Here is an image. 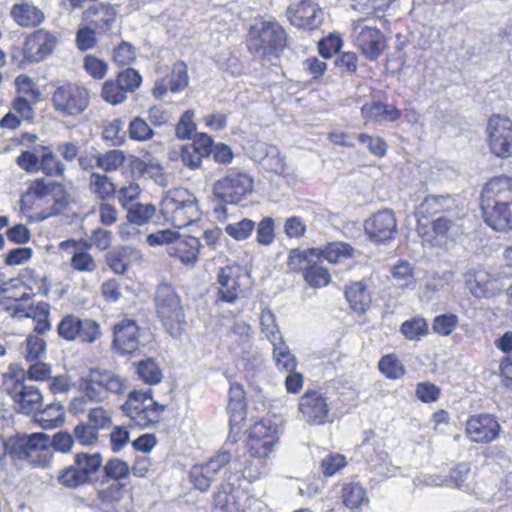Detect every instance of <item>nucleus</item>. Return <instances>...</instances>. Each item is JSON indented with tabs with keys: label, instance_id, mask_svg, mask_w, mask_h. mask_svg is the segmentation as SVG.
I'll list each match as a JSON object with an SVG mask.
<instances>
[{
	"label": "nucleus",
	"instance_id": "obj_1",
	"mask_svg": "<svg viewBox=\"0 0 512 512\" xmlns=\"http://www.w3.org/2000/svg\"><path fill=\"white\" fill-rule=\"evenodd\" d=\"M463 209L450 194H429L416 209V232L429 244L452 239L462 227Z\"/></svg>",
	"mask_w": 512,
	"mask_h": 512
},
{
	"label": "nucleus",
	"instance_id": "obj_2",
	"mask_svg": "<svg viewBox=\"0 0 512 512\" xmlns=\"http://www.w3.org/2000/svg\"><path fill=\"white\" fill-rule=\"evenodd\" d=\"M480 210L484 223L496 232L512 230V176L491 177L480 193Z\"/></svg>",
	"mask_w": 512,
	"mask_h": 512
},
{
	"label": "nucleus",
	"instance_id": "obj_3",
	"mask_svg": "<svg viewBox=\"0 0 512 512\" xmlns=\"http://www.w3.org/2000/svg\"><path fill=\"white\" fill-rule=\"evenodd\" d=\"M69 194L61 184L44 178L33 180L20 200L21 210L33 221L62 214L69 206Z\"/></svg>",
	"mask_w": 512,
	"mask_h": 512
},
{
	"label": "nucleus",
	"instance_id": "obj_4",
	"mask_svg": "<svg viewBox=\"0 0 512 512\" xmlns=\"http://www.w3.org/2000/svg\"><path fill=\"white\" fill-rule=\"evenodd\" d=\"M1 381L4 392L18 413L32 415L43 406L42 391L38 386L26 383L21 364H9L7 371L1 375Z\"/></svg>",
	"mask_w": 512,
	"mask_h": 512
},
{
	"label": "nucleus",
	"instance_id": "obj_5",
	"mask_svg": "<svg viewBox=\"0 0 512 512\" xmlns=\"http://www.w3.org/2000/svg\"><path fill=\"white\" fill-rule=\"evenodd\" d=\"M247 47L264 59H278L289 47V35L277 20H265L249 29Z\"/></svg>",
	"mask_w": 512,
	"mask_h": 512
},
{
	"label": "nucleus",
	"instance_id": "obj_6",
	"mask_svg": "<svg viewBox=\"0 0 512 512\" xmlns=\"http://www.w3.org/2000/svg\"><path fill=\"white\" fill-rule=\"evenodd\" d=\"M6 454L12 460L25 461L33 467H47L53 459L50 437L45 433L16 434L6 441Z\"/></svg>",
	"mask_w": 512,
	"mask_h": 512
},
{
	"label": "nucleus",
	"instance_id": "obj_7",
	"mask_svg": "<svg viewBox=\"0 0 512 512\" xmlns=\"http://www.w3.org/2000/svg\"><path fill=\"white\" fill-rule=\"evenodd\" d=\"M120 409L135 426L145 429L162 420L166 405L154 399L151 389H133L127 394Z\"/></svg>",
	"mask_w": 512,
	"mask_h": 512
},
{
	"label": "nucleus",
	"instance_id": "obj_8",
	"mask_svg": "<svg viewBox=\"0 0 512 512\" xmlns=\"http://www.w3.org/2000/svg\"><path fill=\"white\" fill-rule=\"evenodd\" d=\"M317 256H311L307 248H292L289 250L286 266L289 272L301 274L305 283L314 289H320L331 283L332 277L329 269L321 264Z\"/></svg>",
	"mask_w": 512,
	"mask_h": 512
},
{
	"label": "nucleus",
	"instance_id": "obj_9",
	"mask_svg": "<svg viewBox=\"0 0 512 512\" xmlns=\"http://www.w3.org/2000/svg\"><path fill=\"white\" fill-rule=\"evenodd\" d=\"M155 311L167 332L179 336L185 327V314L179 295L166 283L158 285L155 293Z\"/></svg>",
	"mask_w": 512,
	"mask_h": 512
},
{
	"label": "nucleus",
	"instance_id": "obj_10",
	"mask_svg": "<svg viewBox=\"0 0 512 512\" xmlns=\"http://www.w3.org/2000/svg\"><path fill=\"white\" fill-rule=\"evenodd\" d=\"M102 464L101 453L78 452L73 457V464L59 471L57 481L67 489H77L91 484Z\"/></svg>",
	"mask_w": 512,
	"mask_h": 512
},
{
	"label": "nucleus",
	"instance_id": "obj_11",
	"mask_svg": "<svg viewBox=\"0 0 512 512\" xmlns=\"http://www.w3.org/2000/svg\"><path fill=\"white\" fill-rule=\"evenodd\" d=\"M254 190V179L247 172L230 168L213 184V195L225 205H237Z\"/></svg>",
	"mask_w": 512,
	"mask_h": 512
},
{
	"label": "nucleus",
	"instance_id": "obj_12",
	"mask_svg": "<svg viewBox=\"0 0 512 512\" xmlns=\"http://www.w3.org/2000/svg\"><path fill=\"white\" fill-rule=\"evenodd\" d=\"M90 92L80 84L64 82L57 86L51 94L54 110L63 117H77L90 106Z\"/></svg>",
	"mask_w": 512,
	"mask_h": 512
},
{
	"label": "nucleus",
	"instance_id": "obj_13",
	"mask_svg": "<svg viewBox=\"0 0 512 512\" xmlns=\"http://www.w3.org/2000/svg\"><path fill=\"white\" fill-rule=\"evenodd\" d=\"M151 245L167 242L168 255L185 266H194L200 256L201 243L194 236L182 237L170 230L159 231L148 236Z\"/></svg>",
	"mask_w": 512,
	"mask_h": 512
},
{
	"label": "nucleus",
	"instance_id": "obj_14",
	"mask_svg": "<svg viewBox=\"0 0 512 512\" xmlns=\"http://www.w3.org/2000/svg\"><path fill=\"white\" fill-rule=\"evenodd\" d=\"M238 481L237 473L230 472L219 484L213 494L214 512H247L249 494L237 484Z\"/></svg>",
	"mask_w": 512,
	"mask_h": 512
},
{
	"label": "nucleus",
	"instance_id": "obj_15",
	"mask_svg": "<svg viewBox=\"0 0 512 512\" xmlns=\"http://www.w3.org/2000/svg\"><path fill=\"white\" fill-rule=\"evenodd\" d=\"M353 45L368 61H377L388 49L387 36L377 27L364 24V19L352 22Z\"/></svg>",
	"mask_w": 512,
	"mask_h": 512
},
{
	"label": "nucleus",
	"instance_id": "obj_16",
	"mask_svg": "<svg viewBox=\"0 0 512 512\" xmlns=\"http://www.w3.org/2000/svg\"><path fill=\"white\" fill-rule=\"evenodd\" d=\"M300 419L310 426H322L331 422L328 397L320 388H307L297 403Z\"/></svg>",
	"mask_w": 512,
	"mask_h": 512
},
{
	"label": "nucleus",
	"instance_id": "obj_17",
	"mask_svg": "<svg viewBox=\"0 0 512 512\" xmlns=\"http://www.w3.org/2000/svg\"><path fill=\"white\" fill-rule=\"evenodd\" d=\"M486 142L492 155L500 159L512 158V119L492 114L487 120Z\"/></svg>",
	"mask_w": 512,
	"mask_h": 512
},
{
	"label": "nucleus",
	"instance_id": "obj_18",
	"mask_svg": "<svg viewBox=\"0 0 512 512\" xmlns=\"http://www.w3.org/2000/svg\"><path fill=\"white\" fill-rule=\"evenodd\" d=\"M278 441V428L268 419L254 422L245 431L244 446L247 455H261L270 458Z\"/></svg>",
	"mask_w": 512,
	"mask_h": 512
},
{
	"label": "nucleus",
	"instance_id": "obj_19",
	"mask_svg": "<svg viewBox=\"0 0 512 512\" xmlns=\"http://www.w3.org/2000/svg\"><path fill=\"white\" fill-rule=\"evenodd\" d=\"M59 40L51 31L40 28L26 35L21 47L20 65L40 63L51 56Z\"/></svg>",
	"mask_w": 512,
	"mask_h": 512
},
{
	"label": "nucleus",
	"instance_id": "obj_20",
	"mask_svg": "<svg viewBox=\"0 0 512 512\" xmlns=\"http://www.w3.org/2000/svg\"><path fill=\"white\" fill-rule=\"evenodd\" d=\"M159 210L165 222L176 229L188 227L200 219L197 202L192 199L179 200L176 194L165 196Z\"/></svg>",
	"mask_w": 512,
	"mask_h": 512
},
{
	"label": "nucleus",
	"instance_id": "obj_21",
	"mask_svg": "<svg viewBox=\"0 0 512 512\" xmlns=\"http://www.w3.org/2000/svg\"><path fill=\"white\" fill-rule=\"evenodd\" d=\"M364 231L368 239L376 244H384L395 239L398 222L391 209H381L373 213L364 222Z\"/></svg>",
	"mask_w": 512,
	"mask_h": 512
},
{
	"label": "nucleus",
	"instance_id": "obj_22",
	"mask_svg": "<svg viewBox=\"0 0 512 512\" xmlns=\"http://www.w3.org/2000/svg\"><path fill=\"white\" fill-rule=\"evenodd\" d=\"M500 432V423L490 413L472 414L465 423L466 437L473 443L489 444L498 439Z\"/></svg>",
	"mask_w": 512,
	"mask_h": 512
},
{
	"label": "nucleus",
	"instance_id": "obj_23",
	"mask_svg": "<svg viewBox=\"0 0 512 512\" xmlns=\"http://www.w3.org/2000/svg\"><path fill=\"white\" fill-rule=\"evenodd\" d=\"M286 17L292 26L307 31L319 29L324 21L323 10L312 0H300L290 4Z\"/></svg>",
	"mask_w": 512,
	"mask_h": 512
},
{
	"label": "nucleus",
	"instance_id": "obj_24",
	"mask_svg": "<svg viewBox=\"0 0 512 512\" xmlns=\"http://www.w3.org/2000/svg\"><path fill=\"white\" fill-rule=\"evenodd\" d=\"M230 460L229 452H221L204 463L193 465L189 471V480L193 487L201 492L208 491L216 475L229 464Z\"/></svg>",
	"mask_w": 512,
	"mask_h": 512
},
{
	"label": "nucleus",
	"instance_id": "obj_25",
	"mask_svg": "<svg viewBox=\"0 0 512 512\" xmlns=\"http://www.w3.org/2000/svg\"><path fill=\"white\" fill-rule=\"evenodd\" d=\"M118 18L116 5L109 2H98L90 5L81 14L83 24H88L99 32V36L107 35L113 29Z\"/></svg>",
	"mask_w": 512,
	"mask_h": 512
},
{
	"label": "nucleus",
	"instance_id": "obj_26",
	"mask_svg": "<svg viewBox=\"0 0 512 512\" xmlns=\"http://www.w3.org/2000/svg\"><path fill=\"white\" fill-rule=\"evenodd\" d=\"M213 147V139L204 132L196 133L191 143H186L179 150V159L182 164L190 169H200L203 159L210 156Z\"/></svg>",
	"mask_w": 512,
	"mask_h": 512
},
{
	"label": "nucleus",
	"instance_id": "obj_27",
	"mask_svg": "<svg viewBox=\"0 0 512 512\" xmlns=\"http://www.w3.org/2000/svg\"><path fill=\"white\" fill-rule=\"evenodd\" d=\"M227 411L229 414L230 433L238 435L243 428L247 416L246 393L240 383L233 382L230 384Z\"/></svg>",
	"mask_w": 512,
	"mask_h": 512
},
{
	"label": "nucleus",
	"instance_id": "obj_28",
	"mask_svg": "<svg viewBox=\"0 0 512 512\" xmlns=\"http://www.w3.org/2000/svg\"><path fill=\"white\" fill-rule=\"evenodd\" d=\"M140 328L135 320L122 319L113 326L112 345L120 354H131L139 348Z\"/></svg>",
	"mask_w": 512,
	"mask_h": 512
},
{
	"label": "nucleus",
	"instance_id": "obj_29",
	"mask_svg": "<svg viewBox=\"0 0 512 512\" xmlns=\"http://www.w3.org/2000/svg\"><path fill=\"white\" fill-rule=\"evenodd\" d=\"M242 270L239 266L228 265L219 269L218 272V297L221 301L233 303L242 292Z\"/></svg>",
	"mask_w": 512,
	"mask_h": 512
},
{
	"label": "nucleus",
	"instance_id": "obj_30",
	"mask_svg": "<svg viewBox=\"0 0 512 512\" xmlns=\"http://www.w3.org/2000/svg\"><path fill=\"white\" fill-rule=\"evenodd\" d=\"M9 15L13 22L26 29H35L43 24L46 19L44 11L29 1H20L14 3Z\"/></svg>",
	"mask_w": 512,
	"mask_h": 512
},
{
	"label": "nucleus",
	"instance_id": "obj_31",
	"mask_svg": "<svg viewBox=\"0 0 512 512\" xmlns=\"http://www.w3.org/2000/svg\"><path fill=\"white\" fill-rule=\"evenodd\" d=\"M307 252L311 256L317 255L321 260H326L332 265L355 257V248L344 241L327 242L322 247H308Z\"/></svg>",
	"mask_w": 512,
	"mask_h": 512
},
{
	"label": "nucleus",
	"instance_id": "obj_32",
	"mask_svg": "<svg viewBox=\"0 0 512 512\" xmlns=\"http://www.w3.org/2000/svg\"><path fill=\"white\" fill-rule=\"evenodd\" d=\"M25 294H28V301L35 296L47 297L52 288L48 276L42 275L32 268H24L17 275Z\"/></svg>",
	"mask_w": 512,
	"mask_h": 512
},
{
	"label": "nucleus",
	"instance_id": "obj_33",
	"mask_svg": "<svg viewBox=\"0 0 512 512\" xmlns=\"http://www.w3.org/2000/svg\"><path fill=\"white\" fill-rule=\"evenodd\" d=\"M361 116L368 123L396 122L402 112L396 106L381 101H371L361 107Z\"/></svg>",
	"mask_w": 512,
	"mask_h": 512
},
{
	"label": "nucleus",
	"instance_id": "obj_34",
	"mask_svg": "<svg viewBox=\"0 0 512 512\" xmlns=\"http://www.w3.org/2000/svg\"><path fill=\"white\" fill-rule=\"evenodd\" d=\"M344 297L349 308L358 315H364L371 307L372 297L362 281H351L344 286Z\"/></svg>",
	"mask_w": 512,
	"mask_h": 512
},
{
	"label": "nucleus",
	"instance_id": "obj_35",
	"mask_svg": "<svg viewBox=\"0 0 512 512\" xmlns=\"http://www.w3.org/2000/svg\"><path fill=\"white\" fill-rule=\"evenodd\" d=\"M113 238L114 236L112 231L103 226L93 229L89 236V240L69 239L63 241L60 246L62 248L67 246L81 247L84 250H89L90 248L95 247L99 251H106L112 246Z\"/></svg>",
	"mask_w": 512,
	"mask_h": 512
},
{
	"label": "nucleus",
	"instance_id": "obj_36",
	"mask_svg": "<svg viewBox=\"0 0 512 512\" xmlns=\"http://www.w3.org/2000/svg\"><path fill=\"white\" fill-rule=\"evenodd\" d=\"M27 296L17 276L0 283V306L5 312L7 308L23 306L21 303L28 302Z\"/></svg>",
	"mask_w": 512,
	"mask_h": 512
},
{
	"label": "nucleus",
	"instance_id": "obj_37",
	"mask_svg": "<svg viewBox=\"0 0 512 512\" xmlns=\"http://www.w3.org/2000/svg\"><path fill=\"white\" fill-rule=\"evenodd\" d=\"M495 346L505 353V356L499 362V376L503 385L512 389V331H506L496 339Z\"/></svg>",
	"mask_w": 512,
	"mask_h": 512
},
{
	"label": "nucleus",
	"instance_id": "obj_38",
	"mask_svg": "<svg viewBox=\"0 0 512 512\" xmlns=\"http://www.w3.org/2000/svg\"><path fill=\"white\" fill-rule=\"evenodd\" d=\"M340 499L341 503L353 512H359L363 506L369 503L366 489L355 482H348L342 485Z\"/></svg>",
	"mask_w": 512,
	"mask_h": 512
},
{
	"label": "nucleus",
	"instance_id": "obj_39",
	"mask_svg": "<svg viewBox=\"0 0 512 512\" xmlns=\"http://www.w3.org/2000/svg\"><path fill=\"white\" fill-rule=\"evenodd\" d=\"M36 423L45 430L55 429L65 421V409L61 403H50L34 413Z\"/></svg>",
	"mask_w": 512,
	"mask_h": 512
},
{
	"label": "nucleus",
	"instance_id": "obj_40",
	"mask_svg": "<svg viewBox=\"0 0 512 512\" xmlns=\"http://www.w3.org/2000/svg\"><path fill=\"white\" fill-rule=\"evenodd\" d=\"M36 152L40 154V167L48 177H63L66 171L65 164L57 157L50 146L39 145Z\"/></svg>",
	"mask_w": 512,
	"mask_h": 512
},
{
	"label": "nucleus",
	"instance_id": "obj_41",
	"mask_svg": "<svg viewBox=\"0 0 512 512\" xmlns=\"http://www.w3.org/2000/svg\"><path fill=\"white\" fill-rule=\"evenodd\" d=\"M267 457L261 455H248V457L239 464L236 470L241 473L243 479L249 483L259 480L267 470Z\"/></svg>",
	"mask_w": 512,
	"mask_h": 512
},
{
	"label": "nucleus",
	"instance_id": "obj_42",
	"mask_svg": "<svg viewBox=\"0 0 512 512\" xmlns=\"http://www.w3.org/2000/svg\"><path fill=\"white\" fill-rule=\"evenodd\" d=\"M103 475L101 478V484H105L109 481H119L120 483H128L131 469L129 464L123 459L114 457L102 464Z\"/></svg>",
	"mask_w": 512,
	"mask_h": 512
},
{
	"label": "nucleus",
	"instance_id": "obj_43",
	"mask_svg": "<svg viewBox=\"0 0 512 512\" xmlns=\"http://www.w3.org/2000/svg\"><path fill=\"white\" fill-rule=\"evenodd\" d=\"M80 390L88 400L103 402L106 399V393L101 371L93 370L86 378H82L80 381Z\"/></svg>",
	"mask_w": 512,
	"mask_h": 512
},
{
	"label": "nucleus",
	"instance_id": "obj_44",
	"mask_svg": "<svg viewBox=\"0 0 512 512\" xmlns=\"http://www.w3.org/2000/svg\"><path fill=\"white\" fill-rule=\"evenodd\" d=\"M90 192L101 201H109L115 197L116 185L106 174L93 172L89 178Z\"/></svg>",
	"mask_w": 512,
	"mask_h": 512
},
{
	"label": "nucleus",
	"instance_id": "obj_45",
	"mask_svg": "<svg viewBox=\"0 0 512 512\" xmlns=\"http://www.w3.org/2000/svg\"><path fill=\"white\" fill-rule=\"evenodd\" d=\"M467 288L476 298L487 297L489 292L490 275L483 269H470L464 275Z\"/></svg>",
	"mask_w": 512,
	"mask_h": 512
},
{
	"label": "nucleus",
	"instance_id": "obj_46",
	"mask_svg": "<svg viewBox=\"0 0 512 512\" xmlns=\"http://www.w3.org/2000/svg\"><path fill=\"white\" fill-rule=\"evenodd\" d=\"M20 353L25 362L41 360L47 354V342L37 334H28L21 344Z\"/></svg>",
	"mask_w": 512,
	"mask_h": 512
},
{
	"label": "nucleus",
	"instance_id": "obj_47",
	"mask_svg": "<svg viewBox=\"0 0 512 512\" xmlns=\"http://www.w3.org/2000/svg\"><path fill=\"white\" fill-rule=\"evenodd\" d=\"M128 483H120L119 481H109L101 484L96 490L97 500L103 504L119 503L127 492Z\"/></svg>",
	"mask_w": 512,
	"mask_h": 512
},
{
	"label": "nucleus",
	"instance_id": "obj_48",
	"mask_svg": "<svg viewBox=\"0 0 512 512\" xmlns=\"http://www.w3.org/2000/svg\"><path fill=\"white\" fill-rule=\"evenodd\" d=\"M138 378L147 385H157L162 381L163 374L158 363L152 358L143 359L134 364Z\"/></svg>",
	"mask_w": 512,
	"mask_h": 512
},
{
	"label": "nucleus",
	"instance_id": "obj_49",
	"mask_svg": "<svg viewBox=\"0 0 512 512\" xmlns=\"http://www.w3.org/2000/svg\"><path fill=\"white\" fill-rule=\"evenodd\" d=\"M101 336L100 324L89 317L81 318L76 332L73 336V342H79L83 344H92L98 340Z\"/></svg>",
	"mask_w": 512,
	"mask_h": 512
},
{
	"label": "nucleus",
	"instance_id": "obj_50",
	"mask_svg": "<svg viewBox=\"0 0 512 512\" xmlns=\"http://www.w3.org/2000/svg\"><path fill=\"white\" fill-rule=\"evenodd\" d=\"M50 304L44 301H39L31 305L30 309L24 306H13L7 308V313L12 318H32L34 320L49 319L50 318Z\"/></svg>",
	"mask_w": 512,
	"mask_h": 512
},
{
	"label": "nucleus",
	"instance_id": "obj_51",
	"mask_svg": "<svg viewBox=\"0 0 512 512\" xmlns=\"http://www.w3.org/2000/svg\"><path fill=\"white\" fill-rule=\"evenodd\" d=\"M156 212L157 208L152 203H135L126 209V220L136 226H144L150 223Z\"/></svg>",
	"mask_w": 512,
	"mask_h": 512
},
{
	"label": "nucleus",
	"instance_id": "obj_52",
	"mask_svg": "<svg viewBox=\"0 0 512 512\" xmlns=\"http://www.w3.org/2000/svg\"><path fill=\"white\" fill-rule=\"evenodd\" d=\"M273 345V359L276 368L281 372H292L297 369L298 361L290 352L283 340Z\"/></svg>",
	"mask_w": 512,
	"mask_h": 512
},
{
	"label": "nucleus",
	"instance_id": "obj_53",
	"mask_svg": "<svg viewBox=\"0 0 512 512\" xmlns=\"http://www.w3.org/2000/svg\"><path fill=\"white\" fill-rule=\"evenodd\" d=\"M400 332L405 339L418 341L429 333V325L425 318L416 316L404 321L400 325Z\"/></svg>",
	"mask_w": 512,
	"mask_h": 512
},
{
	"label": "nucleus",
	"instance_id": "obj_54",
	"mask_svg": "<svg viewBox=\"0 0 512 512\" xmlns=\"http://www.w3.org/2000/svg\"><path fill=\"white\" fill-rule=\"evenodd\" d=\"M391 275L396 285L401 289L413 288L415 286L414 268L404 260H399L391 270Z\"/></svg>",
	"mask_w": 512,
	"mask_h": 512
},
{
	"label": "nucleus",
	"instance_id": "obj_55",
	"mask_svg": "<svg viewBox=\"0 0 512 512\" xmlns=\"http://www.w3.org/2000/svg\"><path fill=\"white\" fill-rule=\"evenodd\" d=\"M379 371L388 379L396 380L405 375V367L394 353L382 356L378 362Z\"/></svg>",
	"mask_w": 512,
	"mask_h": 512
},
{
	"label": "nucleus",
	"instance_id": "obj_56",
	"mask_svg": "<svg viewBox=\"0 0 512 512\" xmlns=\"http://www.w3.org/2000/svg\"><path fill=\"white\" fill-rule=\"evenodd\" d=\"M14 86L17 94L16 97H25L33 102L41 100V91L29 75H18L14 80Z\"/></svg>",
	"mask_w": 512,
	"mask_h": 512
},
{
	"label": "nucleus",
	"instance_id": "obj_57",
	"mask_svg": "<svg viewBox=\"0 0 512 512\" xmlns=\"http://www.w3.org/2000/svg\"><path fill=\"white\" fill-rule=\"evenodd\" d=\"M27 369L23 368V379L44 383L51 378L52 364L41 360L26 362Z\"/></svg>",
	"mask_w": 512,
	"mask_h": 512
},
{
	"label": "nucleus",
	"instance_id": "obj_58",
	"mask_svg": "<svg viewBox=\"0 0 512 512\" xmlns=\"http://www.w3.org/2000/svg\"><path fill=\"white\" fill-rule=\"evenodd\" d=\"M76 442L83 447H95L100 442V433L87 421L78 422L73 428Z\"/></svg>",
	"mask_w": 512,
	"mask_h": 512
},
{
	"label": "nucleus",
	"instance_id": "obj_59",
	"mask_svg": "<svg viewBox=\"0 0 512 512\" xmlns=\"http://www.w3.org/2000/svg\"><path fill=\"white\" fill-rule=\"evenodd\" d=\"M125 160L126 155L122 150L112 149L103 154H97L96 167L105 172H114L123 166Z\"/></svg>",
	"mask_w": 512,
	"mask_h": 512
},
{
	"label": "nucleus",
	"instance_id": "obj_60",
	"mask_svg": "<svg viewBox=\"0 0 512 512\" xmlns=\"http://www.w3.org/2000/svg\"><path fill=\"white\" fill-rule=\"evenodd\" d=\"M397 0H355L354 9L371 17L381 18Z\"/></svg>",
	"mask_w": 512,
	"mask_h": 512
},
{
	"label": "nucleus",
	"instance_id": "obj_61",
	"mask_svg": "<svg viewBox=\"0 0 512 512\" xmlns=\"http://www.w3.org/2000/svg\"><path fill=\"white\" fill-rule=\"evenodd\" d=\"M346 456L338 452L328 453L319 462L321 474L326 477H332L347 466Z\"/></svg>",
	"mask_w": 512,
	"mask_h": 512
},
{
	"label": "nucleus",
	"instance_id": "obj_62",
	"mask_svg": "<svg viewBox=\"0 0 512 512\" xmlns=\"http://www.w3.org/2000/svg\"><path fill=\"white\" fill-rule=\"evenodd\" d=\"M169 90L172 93H177L188 87L189 75L188 67L183 61H177L172 65Z\"/></svg>",
	"mask_w": 512,
	"mask_h": 512
},
{
	"label": "nucleus",
	"instance_id": "obj_63",
	"mask_svg": "<svg viewBox=\"0 0 512 512\" xmlns=\"http://www.w3.org/2000/svg\"><path fill=\"white\" fill-rule=\"evenodd\" d=\"M357 139L361 144L365 145L367 151L372 156L381 159L387 155L388 144L381 136L360 133Z\"/></svg>",
	"mask_w": 512,
	"mask_h": 512
},
{
	"label": "nucleus",
	"instance_id": "obj_64",
	"mask_svg": "<svg viewBox=\"0 0 512 512\" xmlns=\"http://www.w3.org/2000/svg\"><path fill=\"white\" fill-rule=\"evenodd\" d=\"M459 325V318L454 313H444L437 315L432 321V330L435 334L447 337L453 333V331Z\"/></svg>",
	"mask_w": 512,
	"mask_h": 512
}]
</instances>
